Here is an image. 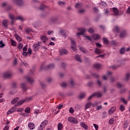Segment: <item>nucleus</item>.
<instances>
[{"mask_svg": "<svg viewBox=\"0 0 130 130\" xmlns=\"http://www.w3.org/2000/svg\"><path fill=\"white\" fill-rule=\"evenodd\" d=\"M9 18L12 20L11 24L13 25L14 24V21H16V20H20V21H23L24 19L22 16H18L17 17H14V15L12 14H9Z\"/></svg>", "mask_w": 130, "mask_h": 130, "instance_id": "nucleus-1", "label": "nucleus"}, {"mask_svg": "<svg viewBox=\"0 0 130 130\" xmlns=\"http://www.w3.org/2000/svg\"><path fill=\"white\" fill-rule=\"evenodd\" d=\"M31 99H32V97H29L25 99V100H21L19 102H18L17 105H16V106L18 105V106L22 105V104H23V103H24V102H29V101H30Z\"/></svg>", "mask_w": 130, "mask_h": 130, "instance_id": "nucleus-2", "label": "nucleus"}, {"mask_svg": "<svg viewBox=\"0 0 130 130\" xmlns=\"http://www.w3.org/2000/svg\"><path fill=\"white\" fill-rule=\"evenodd\" d=\"M34 51H37L40 47H41V43L38 42L37 44H35L32 45Z\"/></svg>", "mask_w": 130, "mask_h": 130, "instance_id": "nucleus-3", "label": "nucleus"}, {"mask_svg": "<svg viewBox=\"0 0 130 130\" xmlns=\"http://www.w3.org/2000/svg\"><path fill=\"white\" fill-rule=\"evenodd\" d=\"M76 46V42L75 41V39H71V48L74 51H76L77 49Z\"/></svg>", "mask_w": 130, "mask_h": 130, "instance_id": "nucleus-4", "label": "nucleus"}, {"mask_svg": "<svg viewBox=\"0 0 130 130\" xmlns=\"http://www.w3.org/2000/svg\"><path fill=\"white\" fill-rule=\"evenodd\" d=\"M94 96H96V97H101L102 96V94L100 92H95L93 93V94H91L88 98V100H90L91 98H93Z\"/></svg>", "mask_w": 130, "mask_h": 130, "instance_id": "nucleus-5", "label": "nucleus"}, {"mask_svg": "<svg viewBox=\"0 0 130 130\" xmlns=\"http://www.w3.org/2000/svg\"><path fill=\"white\" fill-rule=\"evenodd\" d=\"M17 106L15 105L13 107L11 108L8 112H7V115H9V114H12V113H13V112H15L16 111V109Z\"/></svg>", "mask_w": 130, "mask_h": 130, "instance_id": "nucleus-6", "label": "nucleus"}, {"mask_svg": "<svg viewBox=\"0 0 130 130\" xmlns=\"http://www.w3.org/2000/svg\"><path fill=\"white\" fill-rule=\"evenodd\" d=\"M68 120L70 122H72V123H78L77 119L73 117H69L68 118Z\"/></svg>", "mask_w": 130, "mask_h": 130, "instance_id": "nucleus-7", "label": "nucleus"}, {"mask_svg": "<svg viewBox=\"0 0 130 130\" xmlns=\"http://www.w3.org/2000/svg\"><path fill=\"white\" fill-rule=\"evenodd\" d=\"M79 31H80V32H77V36H80V35H84V32L86 31V29L84 28H78Z\"/></svg>", "mask_w": 130, "mask_h": 130, "instance_id": "nucleus-8", "label": "nucleus"}, {"mask_svg": "<svg viewBox=\"0 0 130 130\" xmlns=\"http://www.w3.org/2000/svg\"><path fill=\"white\" fill-rule=\"evenodd\" d=\"M12 76V73L11 72H5L3 74L4 78H10Z\"/></svg>", "mask_w": 130, "mask_h": 130, "instance_id": "nucleus-9", "label": "nucleus"}, {"mask_svg": "<svg viewBox=\"0 0 130 130\" xmlns=\"http://www.w3.org/2000/svg\"><path fill=\"white\" fill-rule=\"evenodd\" d=\"M101 38V37L98 34H94L92 36V39L94 40H99Z\"/></svg>", "mask_w": 130, "mask_h": 130, "instance_id": "nucleus-10", "label": "nucleus"}, {"mask_svg": "<svg viewBox=\"0 0 130 130\" xmlns=\"http://www.w3.org/2000/svg\"><path fill=\"white\" fill-rule=\"evenodd\" d=\"M111 75H112V72H108L106 75L103 76V79L104 80H107V78H109V77H111Z\"/></svg>", "mask_w": 130, "mask_h": 130, "instance_id": "nucleus-11", "label": "nucleus"}, {"mask_svg": "<svg viewBox=\"0 0 130 130\" xmlns=\"http://www.w3.org/2000/svg\"><path fill=\"white\" fill-rule=\"evenodd\" d=\"M41 39L44 43H46L48 41V38L44 36H41Z\"/></svg>", "mask_w": 130, "mask_h": 130, "instance_id": "nucleus-12", "label": "nucleus"}, {"mask_svg": "<svg viewBox=\"0 0 130 130\" xmlns=\"http://www.w3.org/2000/svg\"><path fill=\"white\" fill-rule=\"evenodd\" d=\"M28 126L29 129H34L35 128V124L32 122L29 123Z\"/></svg>", "mask_w": 130, "mask_h": 130, "instance_id": "nucleus-13", "label": "nucleus"}, {"mask_svg": "<svg viewBox=\"0 0 130 130\" xmlns=\"http://www.w3.org/2000/svg\"><path fill=\"white\" fill-rule=\"evenodd\" d=\"M60 55H63V54H66L68 53V51H67L65 49H62L59 50Z\"/></svg>", "mask_w": 130, "mask_h": 130, "instance_id": "nucleus-14", "label": "nucleus"}, {"mask_svg": "<svg viewBox=\"0 0 130 130\" xmlns=\"http://www.w3.org/2000/svg\"><path fill=\"white\" fill-rule=\"evenodd\" d=\"M111 11L114 13V15H117L118 14V9L115 7L112 8Z\"/></svg>", "mask_w": 130, "mask_h": 130, "instance_id": "nucleus-15", "label": "nucleus"}, {"mask_svg": "<svg viewBox=\"0 0 130 130\" xmlns=\"http://www.w3.org/2000/svg\"><path fill=\"white\" fill-rule=\"evenodd\" d=\"M80 125L84 129H88V126L83 122H80Z\"/></svg>", "mask_w": 130, "mask_h": 130, "instance_id": "nucleus-16", "label": "nucleus"}, {"mask_svg": "<svg viewBox=\"0 0 130 130\" xmlns=\"http://www.w3.org/2000/svg\"><path fill=\"white\" fill-rule=\"evenodd\" d=\"M95 53L97 54H101V53H103V50H100L98 48H95Z\"/></svg>", "mask_w": 130, "mask_h": 130, "instance_id": "nucleus-17", "label": "nucleus"}, {"mask_svg": "<svg viewBox=\"0 0 130 130\" xmlns=\"http://www.w3.org/2000/svg\"><path fill=\"white\" fill-rule=\"evenodd\" d=\"M15 37L17 41H19V42L22 41V38H21V37H20L18 34H15Z\"/></svg>", "mask_w": 130, "mask_h": 130, "instance_id": "nucleus-18", "label": "nucleus"}, {"mask_svg": "<svg viewBox=\"0 0 130 130\" xmlns=\"http://www.w3.org/2000/svg\"><path fill=\"white\" fill-rule=\"evenodd\" d=\"M91 106H92V103L91 102L87 103L85 105V109H88L90 108Z\"/></svg>", "mask_w": 130, "mask_h": 130, "instance_id": "nucleus-19", "label": "nucleus"}, {"mask_svg": "<svg viewBox=\"0 0 130 130\" xmlns=\"http://www.w3.org/2000/svg\"><path fill=\"white\" fill-rule=\"evenodd\" d=\"M47 123H48V121L47 120H44L43 122H42L41 125L44 128H45V126L47 125Z\"/></svg>", "mask_w": 130, "mask_h": 130, "instance_id": "nucleus-20", "label": "nucleus"}, {"mask_svg": "<svg viewBox=\"0 0 130 130\" xmlns=\"http://www.w3.org/2000/svg\"><path fill=\"white\" fill-rule=\"evenodd\" d=\"M26 79L27 82H28V83H30V84H32V83L34 82V80H33V79H31L30 77H27L26 78Z\"/></svg>", "mask_w": 130, "mask_h": 130, "instance_id": "nucleus-21", "label": "nucleus"}, {"mask_svg": "<svg viewBox=\"0 0 130 130\" xmlns=\"http://www.w3.org/2000/svg\"><path fill=\"white\" fill-rule=\"evenodd\" d=\"M24 112H25V113H30V112H31V108H30L29 107H26L24 110Z\"/></svg>", "mask_w": 130, "mask_h": 130, "instance_id": "nucleus-22", "label": "nucleus"}, {"mask_svg": "<svg viewBox=\"0 0 130 130\" xmlns=\"http://www.w3.org/2000/svg\"><path fill=\"white\" fill-rule=\"evenodd\" d=\"M116 109L115 107H112L109 111V114H112L114 111H115Z\"/></svg>", "mask_w": 130, "mask_h": 130, "instance_id": "nucleus-23", "label": "nucleus"}, {"mask_svg": "<svg viewBox=\"0 0 130 130\" xmlns=\"http://www.w3.org/2000/svg\"><path fill=\"white\" fill-rule=\"evenodd\" d=\"M18 101H19V98H16L11 101V104H16V102H18Z\"/></svg>", "mask_w": 130, "mask_h": 130, "instance_id": "nucleus-24", "label": "nucleus"}, {"mask_svg": "<svg viewBox=\"0 0 130 130\" xmlns=\"http://www.w3.org/2000/svg\"><path fill=\"white\" fill-rule=\"evenodd\" d=\"M63 127V126L62 125V124L61 123H59L57 125V129L58 130H61L62 129V128Z\"/></svg>", "mask_w": 130, "mask_h": 130, "instance_id": "nucleus-25", "label": "nucleus"}, {"mask_svg": "<svg viewBox=\"0 0 130 130\" xmlns=\"http://www.w3.org/2000/svg\"><path fill=\"white\" fill-rule=\"evenodd\" d=\"M75 59L79 62H82V60L81 59V57H80V56H79V55H76L75 56Z\"/></svg>", "mask_w": 130, "mask_h": 130, "instance_id": "nucleus-26", "label": "nucleus"}, {"mask_svg": "<svg viewBox=\"0 0 130 130\" xmlns=\"http://www.w3.org/2000/svg\"><path fill=\"white\" fill-rule=\"evenodd\" d=\"M93 67L95 69H99L101 67V64L98 63H96L93 64Z\"/></svg>", "mask_w": 130, "mask_h": 130, "instance_id": "nucleus-27", "label": "nucleus"}, {"mask_svg": "<svg viewBox=\"0 0 130 130\" xmlns=\"http://www.w3.org/2000/svg\"><path fill=\"white\" fill-rule=\"evenodd\" d=\"M3 25L4 27H8V20H4L3 21Z\"/></svg>", "mask_w": 130, "mask_h": 130, "instance_id": "nucleus-28", "label": "nucleus"}, {"mask_svg": "<svg viewBox=\"0 0 130 130\" xmlns=\"http://www.w3.org/2000/svg\"><path fill=\"white\" fill-rule=\"evenodd\" d=\"M119 109L122 112L124 111V110H125V108L124 107V106H123V105H121L119 107Z\"/></svg>", "mask_w": 130, "mask_h": 130, "instance_id": "nucleus-29", "label": "nucleus"}, {"mask_svg": "<svg viewBox=\"0 0 130 130\" xmlns=\"http://www.w3.org/2000/svg\"><path fill=\"white\" fill-rule=\"evenodd\" d=\"M125 52V48L123 47L120 49V53L121 54H123Z\"/></svg>", "mask_w": 130, "mask_h": 130, "instance_id": "nucleus-30", "label": "nucleus"}, {"mask_svg": "<svg viewBox=\"0 0 130 130\" xmlns=\"http://www.w3.org/2000/svg\"><path fill=\"white\" fill-rule=\"evenodd\" d=\"M126 35V33L125 32V31H123L122 32H121L120 35V38H122L123 37H124Z\"/></svg>", "mask_w": 130, "mask_h": 130, "instance_id": "nucleus-31", "label": "nucleus"}, {"mask_svg": "<svg viewBox=\"0 0 130 130\" xmlns=\"http://www.w3.org/2000/svg\"><path fill=\"white\" fill-rule=\"evenodd\" d=\"M103 42L104 44H108V40L106 38H103Z\"/></svg>", "mask_w": 130, "mask_h": 130, "instance_id": "nucleus-32", "label": "nucleus"}, {"mask_svg": "<svg viewBox=\"0 0 130 130\" xmlns=\"http://www.w3.org/2000/svg\"><path fill=\"white\" fill-rule=\"evenodd\" d=\"M100 5H101V6H103L104 7H107V3H106L105 2L102 1L100 3Z\"/></svg>", "mask_w": 130, "mask_h": 130, "instance_id": "nucleus-33", "label": "nucleus"}, {"mask_svg": "<svg viewBox=\"0 0 130 130\" xmlns=\"http://www.w3.org/2000/svg\"><path fill=\"white\" fill-rule=\"evenodd\" d=\"M98 104H100V102H95L93 104H92L91 105L92 107H95V106H97Z\"/></svg>", "mask_w": 130, "mask_h": 130, "instance_id": "nucleus-34", "label": "nucleus"}, {"mask_svg": "<svg viewBox=\"0 0 130 130\" xmlns=\"http://www.w3.org/2000/svg\"><path fill=\"white\" fill-rule=\"evenodd\" d=\"M11 43L12 46H17V43L16 42V41H15L14 40H11Z\"/></svg>", "mask_w": 130, "mask_h": 130, "instance_id": "nucleus-35", "label": "nucleus"}, {"mask_svg": "<svg viewBox=\"0 0 130 130\" xmlns=\"http://www.w3.org/2000/svg\"><path fill=\"white\" fill-rule=\"evenodd\" d=\"M109 123L110 124H113L114 123V118H111L109 121Z\"/></svg>", "mask_w": 130, "mask_h": 130, "instance_id": "nucleus-36", "label": "nucleus"}, {"mask_svg": "<svg viewBox=\"0 0 130 130\" xmlns=\"http://www.w3.org/2000/svg\"><path fill=\"white\" fill-rule=\"evenodd\" d=\"M16 4L18 6H21V5H22V4H23V1L22 0H17L16 1Z\"/></svg>", "mask_w": 130, "mask_h": 130, "instance_id": "nucleus-37", "label": "nucleus"}, {"mask_svg": "<svg viewBox=\"0 0 130 130\" xmlns=\"http://www.w3.org/2000/svg\"><path fill=\"white\" fill-rule=\"evenodd\" d=\"M113 31H114V32H118V31H119V27L115 26L113 29Z\"/></svg>", "mask_w": 130, "mask_h": 130, "instance_id": "nucleus-38", "label": "nucleus"}, {"mask_svg": "<svg viewBox=\"0 0 130 130\" xmlns=\"http://www.w3.org/2000/svg\"><path fill=\"white\" fill-rule=\"evenodd\" d=\"M25 32H26V33H27L28 34H29V33H30V32H32V29L29 28H27L25 29Z\"/></svg>", "mask_w": 130, "mask_h": 130, "instance_id": "nucleus-39", "label": "nucleus"}, {"mask_svg": "<svg viewBox=\"0 0 130 130\" xmlns=\"http://www.w3.org/2000/svg\"><path fill=\"white\" fill-rule=\"evenodd\" d=\"M17 47H18V49H22V48H23V44L19 43Z\"/></svg>", "mask_w": 130, "mask_h": 130, "instance_id": "nucleus-40", "label": "nucleus"}, {"mask_svg": "<svg viewBox=\"0 0 130 130\" xmlns=\"http://www.w3.org/2000/svg\"><path fill=\"white\" fill-rule=\"evenodd\" d=\"M85 96H86V95L84 93H81L80 95H79V98L80 99H83V98H84V97H85Z\"/></svg>", "mask_w": 130, "mask_h": 130, "instance_id": "nucleus-41", "label": "nucleus"}, {"mask_svg": "<svg viewBox=\"0 0 130 130\" xmlns=\"http://www.w3.org/2000/svg\"><path fill=\"white\" fill-rule=\"evenodd\" d=\"M82 7V4L81 3H77L75 8H77V9L79 8H81Z\"/></svg>", "mask_w": 130, "mask_h": 130, "instance_id": "nucleus-42", "label": "nucleus"}, {"mask_svg": "<svg viewBox=\"0 0 130 130\" xmlns=\"http://www.w3.org/2000/svg\"><path fill=\"white\" fill-rule=\"evenodd\" d=\"M129 77H130V74L127 73L125 75V80L126 81H127V80H128V79H129Z\"/></svg>", "mask_w": 130, "mask_h": 130, "instance_id": "nucleus-43", "label": "nucleus"}, {"mask_svg": "<svg viewBox=\"0 0 130 130\" xmlns=\"http://www.w3.org/2000/svg\"><path fill=\"white\" fill-rule=\"evenodd\" d=\"M74 112L75 111L74 110V109L73 108V107H71L69 109L70 113H71L73 114V113H74Z\"/></svg>", "mask_w": 130, "mask_h": 130, "instance_id": "nucleus-44", "label": "nucleus"}, {"mask_svg": "<svg viewBox=\"0 0 130 130\" xmlns=\"http://www.w3.org/2000/svg\"><path fill=\"white\" fill-rule=\"evenodd\" d=\"M87 31L89 33H90V34H92V33H94V30L91 28H89Z\"/></svg>", "mask_w": 130, "mask_h": 130, "instance_id": "nucleus-45", "label": "nucleus"}, {"mask_svg": "<svg viewBox=\"0 0 130 130\" xmlns=\"http://www.w3.org/2000/svg\"><path fill=\"white\" fill-rule=\"evenodd\" d=\"M121 101H122L123 103H124V104H127V101H125V100H124V98H121Z\"/></svg>", "mask_w": 130, "mask_h": 130, "instance_id": "nucleus-46", "label": "nucleus"}, {"mask_svg": "<svg viewBox=\"0 0 130 130\" xmlns=\"http://www.w3.org/2000/svg\"><path fill=\"white\" fill-rule=\"evenodd\" d=\"M44 127L43 126H42V125H40L39 127H38V130H43L44 129Z\"/></svg>", "mask_w": 130, "mask_h": 130, "instance_id": "nucleus-47", "label": "nucleus"}, {"mask_svg": "<svg viewBox=\"0 0 130 130\" xmlns=\"http://www.w3.org/2000/svg\"><path fill=\"white\" fill-rule=\"evenodd\" d=\"M79 49L80 50H81V51H82V52H86V50H85V49L84 48H83L82 47H79Z\"/></svg>", "mask_w": 130, "mask_h": 130, "instance_id": "nucleus-48", "label": "nucleus"}, {"mask_svg": "<svg viewBox=\"0 0 130 130\" xmlns=\"http://www.w3.org/2000/svg\"><path fill=\"white\" fill-rule=\"evenodd\" d=\"M59 6H64V2L60 1L58 3Z\"/></svg>", "mask_w": 130, "mask_h": 130, "instance_id": "nucleus-49", "label": "nucleus"}, {"mask_svg": "<svg viewBox=\"0 0 130 130\" xmlns=\"http://www.w3.org/2000/svg\"><path fill=\"white\" fill-rule=\"evenodd\" d=\"M17 112H22V111H24V109L23 108H18L17 110Z\"/></svg>", "mask_w": 130, "mask_h": 130, "instance_id": "nucleus-50", "label": "nucleus"}, {"mask_svg": "<svg viewBox=\"0 0 130 130\" xmlns=\"http://www.w3.org/2000/svg\"><path fill=\"white\" fill-rule=\"evenodd\" d=\"M93 125L95 130H98V128H99V126H98V125H97V124H93Z\"/></svg>", "mask_w": 130, "mask_h": 130, "instance_id": "nucleus-51", "label": "nucleus"}, {"mask_svg": "<svg viewBox=\"0 0 130 130\" xmlns=\"http://www.w3.org/2000/svg\"><path fill=\"white\" fill-rule=\"evenodd\" d=\"M0 48L2 47H5V44L3 43V41H0Z\"/></svg>", "mask_w": 130, "mask_h": 130, "instance_id": "nucleus-52", "label": "nucleus"}, {"mask_svg": "<svg viewBox=\"0 0 130 130\" xmlns=\"http://www.w3.org/2000/svg\"><path fill=\"white\" fill-rule=\"evenodd\" d=\"M21 87L22 88V89H23V90H24L25 91H26V85H25L24 83H22L21 84Z\"/></svg>", "mask_w": 130, "mask_h": 130, "instance_id": "nucleus-53", "label": "nucleus"}, {"mask_svg": "<svg viewBox=\"0 0 130 130\" xmlns=\"http://www.w3.org/2000/svg\"><path fill=\"white\" fill-rule=\"evenodd\" d=\"M84 37H85V38H86V39H87V40H89V41H92V39H91V38H90V37L88 36H84Z\"/></svg>", "mask_w": 130, "mask_h": 130, "instance_id": "nucleus-54", "label": "nucleus"}, {"mask_svg": "<svg viewBox=\"0 0 130 130\" xmlns=\"http://www.w3.org/2000/svg\"><path fill=\"white\" fill-rule=\"evenodd\" d=\"M111 44L112 45H116L117 43H116V42H115V41H112L111 42Z\"/></svg>", "mask_w": 130, "mask_h": 130, "instance_id": "nucleus-55", "label": "nucleus"}, {"mask_svg": "<svg viewBox=\"0 0 130 130\" xmlns=\"http://www.w3.org/2000/svg\"><path fill=\"white\" fill-rule=\"evenodd\" d=\"M52 68H54V65L53 64H51L49 66H48V69H52Z\"/></svg>", "mask_w": 130, "mask_h": 130, "instance_id": "nucleus-56", "label": "nucleus"}, {"mask_svg": "<svg viewBox=\"0 0 130 130\" xmlns=\"http://www.w3.org/2000/svg\"><path fill=\"white\" fill-rule=\"evenodd\" d=\"M117 86L118 87V88H121V87H122V84H120V83L118 82L117 83Z\"/></svg>", "mask_w": 130, "mask_h": 130, "instance_id": "nucleus-57", "label": "nucleus"}, {"mask_svg": "<svg viewBox=\"0 0 130 130\" xmlns=\"http://www.w3.org/2000/svg\"><path fill=\"white\" fill-rule=\"evenodd\" d=\"M28 54L30 55H31V53H32V50L31 49V48H29L28 49Z\"/></svg>", "mask_w": 130, "mask_h": 130, "instance_id": "nucleus-58", "label": "nucleus"}, {"mask_svg": "<svg viewBox=\"0 0 130 130\" xmlns=\"http://www.w3.org/2000/svg\"><path fill=\"white\" fill-rule=\"evenodd\" d=\"M60 34L62 36H64V30H60Z\"/></svg>", "mask_w": 130, "mask_h": 130, "instance_id": "nucleus-59", "label": "nucleus"}, {"mask_svg": "<svg viewBox=\"0 0 130 130\" xmlns=\"http://www.w3.org/2000/svg\"><path fill=\"white\" fill-rule=\"evenodd\" d=\"M67 83L63 82L61 83V87H67Z\"/></svg>", "mask_w": 130, "mask_h": 130, "instance_id": "nucleus-60", "label": "nucleus"}, {"mask_svg": "<svg viewBox=\"0 0 130 130\" xmlns=\"http://www.w3.org/2000/svg\"><path fill=\"white\" fill-rule=\"evenodd\" d=\"M48 35H51V34H53V30H49L48 31Z\"/></svg>", "mask_w": 130, "mask_h": 130, "instance_id": "nucleus-61", "label": "nucleus"}, {"mask_svg": "<svg viewBox=\"0 0 130 130\" xmlns=\"http://www.w3.org/2000/svg\"><path fill=\"white\" fill-rule=\"evenodd\" d=\"M9 128H10V127H9L8 125H6L5 126L3 130H9Z\"/></svg>", "mask_w": 130, "mask_h": 130, "instance_id": "nucleus-62", "label": "nucleus"}, {"mask_svg": "<svg viewBox=\"0 0 130 130\" xmlns=\"http://www.w3.org/2000/svg\"><path fill=\"white\" fill-rule=\"evenodd\" d=\"M28 52H25V51H23V55H24V56H27V55H28Z\"/></svg>", "mask_w": 130, "mask_h": 130, "instance_id": "nucleus-63", "label": "nucleus"}, {"mask_svg": "<svg viewBox=\"0 0 130 130\" xmlns=\"http://www.w3.org/2000/svg\"><path fill=\"white\" fill-rule=\"evenodd\" d=\"M102 108V106H99L96 107V110H100Z\"/></svg>", "mask_w": 130, "mask_h": 130, "instance_id": "nucleus-64", "label": "nucleus"}]
</instances>
